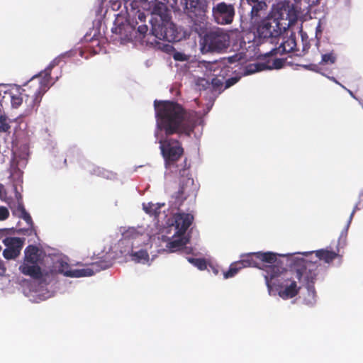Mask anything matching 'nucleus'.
<instances>
[{
    "label": "nucleus",
    "mask_w": 363,
    "mask_h": 363,
    "mask_svg": "<svg viewBox=\"0 0 363 363\" xmlns=\"http://www.w3.org/2000/svg\"><path fill=\"white\" fill-rule=\"evenodd\" d=\"M154 107L156 118L155 137L160 144L164 167L172 172L184 176L187 169L186 159L182 168L177 163L183 157L184 149L180 140L171 136L174 134L190 136L196 124V114L171 101L155 100Z\"/></svg>",
    "instance_id": "1"
},
{
    "label": "nucleus",
    "mask_w": 363,
    "mask_h": 363,
    "mask_svg": "<svg viewBox=\"0 0 363 363\" xmlns=\"http://www.w3.org/2000/svg\"><path fill=\"white\" fill-rule=\"evenodd\" d=\"M59 60L55 59L38 74L33 76L26 84L21 91L11 94V103L13 108L19 107L23 100L27 107L36 110L39 106L43 96L51 86V71L58 65Z\"/></svg>",
    "instance_id": "2"
},
{
    "label": "nucleus",
    "mask_w": 363,
    "mask_h": 363,
    "mask_svg": "<svg viewBox=\"0 0 363 363\" xmlns=\"http://www.w3.org/2000/svg\"><path fill=\"white\" fill-rule=\"evenodd\" d=\"M294 264L301 267L294 271L295 278L302 281L308 290V298H305L304 301L307 305L313 306L315 303L316 296L314 286L318 276L316 270L318 266L316 264V261L297 257L294 259Z\"/></svg>",
    "instance_id": "3"
},
{
    "label": "nucleus",
    "mask_w": 363,
    "mask_h": 363,
    "mask_svg": "<svg viewBox=\"0 0 363 363\" xmlns=\"http://www.w3.org/2000/svg\"><path fill=\"white\" fill-rule=\"evenodd\" d=\"M230 40L229 34L220 28L206 30L200 40L201 52L203 54L223 53L230 46Z\"/></svg>",
    "instance_id": "4"
},
{
    "label": "nucleus",
    "mask_w": 363,
    "mask_h": 363,
    "mask_svg": "<svg viewBox=\"0 0 363 363\" xmlns=\"http://www.w3.org/2000/svg\"><path fill=\"white\" fill-rule=\"evenodd\" d=\"M43 260V252L37 246L29 245L24 250V259L19 270L24 275L39 279L43 277L41 267L39 266Z\"/></svg>",
    "instance_id": "5"
},
{
    "label": "nucleus",
    "mask_w": 363,
    "mask_h": 363,
    "mask_svg": "<svg viewBox=\"0 0 363 363\" xmlns=\"http://www.w3.org/2000/svg\"><path fill=\"white\" fill-rule=\"evenodd\" d=\"M283 30H285V28L281 26L279 19L268 17L261 22L257 31L263 43L269 41L272 44H278Z\"/></svg>",
    "instance_id": "6"
},
{
    "label": "nucleus",
    "mask_w": 363,
    "mask_h": 363,
    "mask_svg": "<svg viewBox=\"0 0 363 363\" xmlns=\"http://www.w3.org/2000/svg\"><path fill=\"white\" fill-rule=\"evenodd\" d=\"M112 263L110 260L101 259L92 262L90 265L91 267L84 269H65L64 264H61L62 269H60V272L65 276L69 277H90L94 274L95 272H100L101 270L109 268Z\"/></svg>",
    "instance_id": "7"
},
{
    "label": "nucleus",
    "mask_w": 363,
    "mask_h": 363,
    "mask_svg": "<svg viewBox=\"0 0 363 363\" xmlns=\"http://www.w3.org/2000/svg\"><path fill=\"white\" fill-rule=\"evenodd\" d=\"M279 296L284 299H289L295 297L299 293L301 286L297 285L296 279L294 271H286L284 274L283 281L279 286Z\"/></svg>",
    "instance_id": "8"
},
{
    "label": "nucleus",
    "mask_w": 363,
    "mask_h": 363,
    "mask_svg": "<svg viewBox=\"0 0 363 363\" xmlns=\"http://www.w3.org/2000/svg\"><path fill=\"white\" fill-rule=\"evenodd\" d=\"M213 16L218 24H230L235 16V9L232 4L218 3L212 9Z\"/></svg>",
    "instance_id": "9"
},
{
    "label": "nucleus",
    "mask_w": 363,
    "mask_h": 363,
    "mask_svg": "<svg viewBox=\"0 0 363 363\" xmlns=\"http://www.w3.org/2000/svg\"><path fill=\"white\" fill-rule=\"evenodd\" d=\"M24 238L16 237H7L3 240V243L6 247L3 251V256L6 259H15L21 254L24 245Z\"/></svg>",
    "instance_id": "10"
},
{
    "label": "nucleus",
    "mask_w": 363,
    "mask_h": 363,
    "mask_svg": "<svg viewBox=\"0 0 363 363\" xmlns=\"http://www.w3.org/2000/svg\"><path fill=\"white\" fill-rule=\"evenodd\" d=\"M152 34L159 40L168 42L175 41L177 40V31L174 25L164 23L152 24L151 29Z\"/></svg>",
    "instance_id": "11"
},
{
    "label": "nucleus",
    "mask_w": 363,
    "mask_h": 363,
    "mask_svg": "<svg viewBox=\"0 0 363 363\" xmlns=\"http://www.w3.org/2000/svg\"><path fill=\"white\" fill-rule=\"evenodd\" d=\"M147 16L140 10L133 11L132 14H128V22L132 28L137 31L143 37L148 30V26L145 24Z\"/></svg>",
    "instance_id": "12"
},
{
    "label": "nucleus",
    "mask_w": 363,
    "mask_h": 363,
    "mask_svg": "<svg viewBox=\"0 0 363 363\" xmlns=\"http://www.w3.org/2000/svg\"><path fill=\"white\" fill-rule=\"evenodd\" d=\"M281 42L278 47L272 48L269 52L265 54V56H275L277 55H284L289 53L295 50L296 47V38L294 36L290 37H281Z\"/></svg>",
    "instance_id": "13"
},
{
    "label": "nucleus",
    "mask_w": 363,
    "mask_h": 363,
    "mask_svg": "<svg viewBox=\"0 0 363 363\" xmlns=\"http://www.w3.org/2000/svg\"><path fill=\"white\" fill-rule=\"evenodd\" d=\"M194 220L193 215L190 213H179L174 216L176 233L178 235H184Z\"/></svg>",
    "instance_id": "14"
},
{
    "label": "nucleus",
    "mask_w": 363,
    "mask_h": 363,
    "mask_svg": "<svg viewBox=\"0 0 363 363\" xmlns=\"http://www.w3.org/2000/svg\"><path fill=\"white\" fill-rule=\"evenodd\" d=\"M246 3L251 6L250 12V19L257 21L261 15L267 10V5L265 0H245Z\"/></svg>",
    "instance_id": "15"
},
{
    "label": "nucleus",
    "mask_w": 363,
    "mask_h": 363,
    "mask_svg": "<svg viewBox=\"0 0 363 363\" xmlns=\"http://www.w3.org/2000/svg\"><path fill=\"white\" fill-rule=\"evenodd\" d=\"M255 264L252 259H248L247 256L245 258L232 263L229 269L224 272V278L228 279L233 277L240 269L245 267H250Z\"/></svg>",
    "instance_id": "16"
},
{
    "label": "nucleus",
    "mask_w": 363,
    "mask_h": 363,
    "mask_svg": "<svg viewBox=\"0 0 363 363\" xmlns=\"http://www.w3.org/2000/svg\"><path fill=\"white\" fill-rule=\"evenodd\" d=\"M248 259H252L255 264L252 265V267H259L257 263V260L261 261L262 262H266L269 264H274L277 260V255L275 253L271 252H255L247 255Z\"/></svg>",
    "instance_id": "17"
},
{
    "label": "nucleus",
    "mask_w": 363,
    "mask_h": 363,
    "mask_svg": "<svg viewBox=\"0 0 363 363\" xmlns=\"http://www.w3.org/2000/svg\"><path fill=\"white\" fill-rule=\"evenodd\" d=\"M182 185L177 193L176 198L177 199H181L182 201L185 200L188 196H190L191 189L194 186V179L191 178L184 179L183 181H181Z\"/></svg>",
    "instance_id": "18"
},
{
    "label": "nucleus",
    "mask_w": 363,
    "mask_h": 363,
    "mask_svg": "<svg viewBox=\"0 0 363 363\" xmlns=\"http://www.w3.org/2000/svg\"><path fill=\"white\" fill-rule=\"evenodd\" d=\"M313 252H303V255L308 256L311 255ZM316 258L319 260H323L326 263L332 262L337 257V253L334 251H330L325 249L318 250L314 252Z\"/></svg>",
    "instance_id": "19"
},
{
    "label": "nucleus",
    "mask_w": 363,
    "mask_h": 363,
    "mask_svg": "<svg viewBox=\"0 0 363 363\" xmlns=\"http://www.w3.org/2000/svg\"><path fill=\"white\" fill-rule=\"evenodd\" d=\"M184 4V10L189 16H197L201 11V2L200 0H182Z\"/></svg>",
    "instance_id": "20"
},
{
    "label": "nucleus",
    "mask_w": 363,
    "mask_h": 363,
    "mask_svg": "<svg viewBox=\"0 0 363 363\" xmlns=\"http://www.w3.org/2000/svg\"><path fill=\"white\" fill-rule=\"evenodd\" d=\"M265 271L267 272V275H265L266 283L269 287V279L270 280H272V279L280 276L284 272V271H285V272H286V270L284 267L279 266V265L273 264H272V265L265 266Z\"/></svg>",
    "instance_id": "21"
},
{
    "label": "nucleus",
    "mask_w": 363,
    "mask_h": 363,
    "mask_svg": "<svg viewBox=\"0 0 363 363\" xmlns=\"http://www.w3.org/2000/svg\"><path fill=\"white\" fill-rule=\"evenodd\" d=\"M284 65V60L282 59H274L272 62V65H268L266 63H257L255 65L256 69L255 71H262L266 69H280Z\"/></svg>",
    "instance_id": "22"
},
{
    "label": "nucleus",
    "mask_w": 363,
    "mask_h": 363,
    "mask_svg": "<svg viewBox=\"0 0 363 363\" xmlns=\"http://www.w3.org/2000/svg\"><path fill=\"white\" fill-rule=\"evenodd\" d=\"M17 211L20 213L18 217L23 218L26 222L28 225L32 228L33 225L32 218L30 216V214L26 211L24 206L22 203L18 204Z\"/></svg>",
    "instance_id": "23"
},
{
    "label": "nucleus",
    "mask_w": 363,
    "mask_h": 363,
    "mask_svg": "<svg viewBox=\"0 0 363 363\" xmlns=\"http://www.w3.org/2000/svg\"><path fill=\"white\" fill-rule=\"evenodd\" d=\"M143 210L145 213L152 216H158L160 213V206L158 203L151 202L143 204Z\"/></svg>",
    "instance_id": "24"
},
{
    "label": "nucleus",
    "mask_w": 363,
    "mask_h": 363,
    "mask_svg": "<svg viewBox=\"0 0 363 363\" xmlns=\"http://www.w3.org/2000/svg\"><path fill=\"white\" fill-rule=\"evenodd\" d=\"M11 121L6 114H0V133H9Z\"/></svg>",
    "instance_id": "25"
},
{
    "label": "nucleus",
    "mask_w": 363,
    "mask_h": 363,
    "mask_svg": "<svg viewBox=\"0 0 363 363\" xmlns=\"http://www.w3.org/2000/svg\"><path fill=\"white\" fill-rule=\"evenodd\" d=\"M133 259L136 262L145 261L147 262L149 259V255L146 250H140L137 252H133L131 253Z\"/></svg>",
    "instance_id": "26"
},
{
    "label": "nucleus",
    "mask_w": 363,
    "mask_h": 363,
    "mask_svg": "<svg viewBox=\"0 0 363 363\" xmlns=\"http://www.w3.org/2000/svg\"><path fill=\"white\" fill-rule=\"evenodd\" d=\"M337 56L333 51L322 55L321 65H333L336 62Z\"/></svg>",
    "instance_id": "27"
},
{
    "label": "nucleus",
    "mask_w": 363,
    "mask_h": 363,
    "mask_svg": "<svg viewBox=\"0 0 363 363\" xmlns=\"http://www.w3.org/2000/svg\"><path fill=\"white\" fill-rule=\"evenodd\" d=\"M185 245L184 241L183 239H176L168 243L167 247L169 248L171 252H175L177 250H179Z\"/></svg>",
    "instance_id": "28"
},
{
    "label": "nucleus",
    "mask_w": 363,
    "mask_h": 363,
    "mask_svg": "<svg viewBox=\"0 0 363 363\" xmlns=\"http://www.w3.org/2000/svg\"><path fill=\"white\" fill-rule=\"evenodd\" d=\"M189 262L193 264L200 270H204L207 267L206 262L204 259L201 258H189Z\"/></svg>",
    "instance_id": "29"
},
{
    "label": "nucleus",
    "mask_w": 363,
    "mask_h": 363,
    "mask_svg": "<svg viewBox=\"0 0 363 363\" xmlns=\"http://www.w3.org/2000/svg\"><path fill=\"white\" fill-rule=\"evenodd\" d=\"M166 6L163 3L157 2L153 8V12L155 14L162 15V11L164 10Z\"/></svg>",
    "instance_id": "30"
},
{
    "label": "nucleus",
    "mask_w": 363,
    "mask_h": 363,
    "mask_svg": "<svg viewBox=\"0 0 363 363\" xmlns=\"http://www.w3.org/2000/svg\"><path fill=\"white\" fill-rule=\"evenodd\" d=\"M9 216V211L7 208L0 206V220H4Z\"/></svg>",
    "instance_id": "31"
},
{
    "label": "nucleus",
    "mask_w": 363,
    "mask_h": 363,
    "mask_svg": "<svg viewBox=\"0 0 363 363\" xmlns=\"http://www.w3.org/2000/svg\"><path fill=\"white\" fill-rule=\"evenodd\" d=\"M361 207H363V192L360 194L359 195V201L357 203V204L355 205L351 215H350V219H352L354 212L357 211V210H359Z\"/></svg>",
    "instance_id": "32"
},
{
    "label": "nucleus",
    "mask_w": 363,
    "mask_h": 363,
    "mask_svg": "<svg viewBox=\"0 0 363 363\" xmlns=\"http://www.w3.org/2000/svg\"><path fill=\"white\" fill-rule=\"evenodd\" d=\"M239 80V78L238 77H231V78H229L226 81H225V88H229L231 86L234 85L235 84H236Z\"/></svg>",
    "instance_id": "33"
},
{
    "label": "nucleus",
    "mask_w": 363,
    "mask_h": 363,
    "mask_svg": "<svg viewBox=\"0 0 363 363\" xmlns=\"http://www.w3.org/2000/svg\"><path fill=\"white\" fill-rule=\"evenodd\" d=\"M126 3L130 1L131 6L134 9L135 6H138L137 3L139 2H146L147 0H124Z\"/></svg>",
    "instance_id": "34"
},
{
    "label": "nucleus",
    "mask_w": 363,
    "mask_h": 363,
    "mask_svg": "<svg viewBox=\"0 0 363 363\" xmlns=\"http://www.w3.org/2000/svg\"><path fill=\"white\" fill-rule=\"evenodd\" d=\"M1 231L6 233V234H13L16 230L13 228H4L1 230Z\"/></svg>",
    "instance_id": "35"
},
{
    "label": "nucleus",
    "mask_w": 363,
    "mask_h": 363,
    "mask_svg": "<svg viewBox=\"0 0 363 363\" xmlns=\"http://www.w3.org/2000/svg\"><path fill=\"white\" fill-rule=\"evenodd\" d=\"M329 78H330V79H331L332 81L335 82V83L339 84V83L337 82V80L335 79V77H329Z\"/></svg>",
    "instance_id": "36"
},
{
    "label": "nucleus",
    "mask_w": 363,
    "mask_h": 363,
    "mask_svg": "<svg viewBox=\"0 0 363 363\" xmlns=\"http://www.w3.org/2000/svg\"><path fill=\"white\" fill-rule=\"evenodd\" d=\"M3 189H4V186L0 183V194L1 193Z\"/></svg>",
    "instance_id": "37"
},
{
    "label": "nucleus",
    "mask_w": 363,
    "mask_h": 363,
    "mask_svg": "<svg viewBox=\"0 0 363 363\" xmlns=\"http://www.w3.org/2000/svg\"><path fill=\"white\" fill-rule=\"evenodd\" d=\"M65 267H66V268L69 267V266H68V264L67 263H65Z\"/></svg>",
    "instance_id": "38"
},
{
    "label": "nucleus",
    "mask_w": 363,
    "mask_h": 363,
    "mask_svg": "<svg viewBox=\"0 0 363 363\" xmlns=\"http://www.w3.org/2000/svg\"><path fill=\"white\" fill-rule=\"evenodd\" d=\"M175 60H179L178 57H177V56L174 57Z\"/></svg>",
    "instance_id": "39"
}]
</instances>
